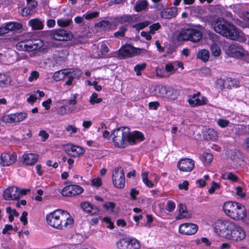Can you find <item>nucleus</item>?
<instances>
[{"label":"nucleus","instance_id":"1","mask_svg":"<svg viewBox=\"0 0 249 249\" xmlns=\"http://www.w3.org/2000/svg\"><path fill=\"white\" fill-rule=\"evenodd\" d=\"M112 141L115 147L124 148L128 145H134L144 140V136L139 131L130 132L129 129L121 127L113 131Z\"/></svg>","mask_w":249,"mask_h":249},{"label":"nucleus","instance_id":"2","mask_svg":"<svg viewBox=\"0 0 249 249\" xmlns=\"http://www.w3.org/2000/svg\"><path fill=\"white\" fill-rule=\"evenodd\" d=\"M223 210L225 213L235 220H242L246 217V208L242 204L228 201L223 205Z\"/></svg>","mask_w":249,"mask_h":249},{"label":"nucleus","instance_id":"3","mask_svg":"<svg viewBox=\"0 0 249 249\" xmlns=\"http://www.w3.org/2000/svg\"><path fill=\"white\" fill-rule=\"evenodd\" d=\"M202 37V34L199 30L190 28L182 30L178 34L177 39L179 41H191L194 43L198 42Z\"/></svg>","mask_w":249,"mask_h":249},{"label":"nucleus","instance_id":"4","mask_svg":"<svg viewBox=\"0 0 249 249\" xmlns=\"http://www.w3.org/2000/svg\"><path fill=\"white\" fill-rule=\"evenodd\" d=\"M234 224L229 221L218 220L214 224L215 232L220 236L229 239Z\"/></svg>","mask_w":249,"mask_h":249},{"label":"nucleus","instance_id":"5","mask_svg":"<svg viewBox=\"0 0 249 249\" xmlns=\"http://www.w3.org/2000/svg\"><path fill=\"white\" fill-rule=\"evenodd\" d=\"M221 35L230 39L240 42H244L246 40L244 34L230 22H228Z\"/></svg>","mask_w":249,"mask_h":249},{"label":"nucleus","instance_id":"6","mask_svg":"<svg viewBox=\"0 0 249 249\" xmlns=\"http://www.w3.org/2000/svg\"><path fill=\"white\" fill-rule=\"evenodd\" d=\"M26 193L25 189H19L15 186L9 187L4 191L3 197L6 200H18Z\"/></svg>","mask_w":249,"mask_h":249},{"label":"nucleus","instance_id":"7","mask_svg":"<svg viewBox=\"0 0 249 249\" xmlns=\"http://www.w3.org/2000/svg\"><path fill=\"white\" fill-rule=\"evenodd\" d=\"M112 181L115 187L123 188L124 187V173L122 167H117L113 171Z\"/></svg>","mask_w":249,"mask_h":249},{"label":"nucleus","instance_id":"8","mask_svg":"<svg viewBox=\"0 0 249 249\" xmlns=\"http://www.w3.org/2000/svg\"><path fill=\"white\" fill-rule=\"evenodd\" d=\"M64 211L58 209L51 213L46 216L47 223L51 227L56 229L60 224L59 222L62 216Z\"/></svg>","mask_w":249,"mask_h":249},{"label":"nucleus","instance_id":"9","mask_svg":"<svg viewBox=\"0 0 249 249\" xmlns=\"http://www.w3.org/2000/svg\"><path fill=\"white\" fill-rule=\"evenodd\" d=\"M142 51H146L143 49L136 48L130 45H126L123 46L118 51V54L120 56L124 57H131L140 53Z\"/></svg>","mask_w":249,"mask_h":249},{"label":"nucleus","instance_id":"10","mask_svg":"<svg viewBox=\"0 0 249 249\" xmlns=\"http://www.w3.org/2000/svg\"><path fill=\"white\" fill-rule=\"evenodd\" d=\"M211 26L215 32L221 35L228 22L223 18H211L210 20Z\"/></svg>","mask_w":249,"mask_h":249},{"label":"nucleus","instance_id":"11","mask_svg":"<svg viewBox=\"0 0 249 249\" xmlns=\"http://www.w3.org/2000/svg\"><path fill=\"white\" fill-rule=\"evenodd\" d=\"M50 35L52 39L58 41L70 40L72 38L71 34L63 29L53 31L50 33Z\"/></svg>","mask_w":249,"mask_h":249},{"label":"nucleus","instance_id":"12","mask_svg":"<svg viewBox=\"0 0 249 249\" xmlns=\"http://www.w3.org/2000/svg\"><path fill=\"white\" fill-rule=\"evenodd\" d=\"M59 223L60 224L57 227L56 229L63 230L72 227L73 219L68 212L64 211Z\"/></svg>","mask_w":249,"mask_h":249},{"label":"nucleus","instance_id":"13","mask_svg":"<svg viewBox=\"0 0 249 249\" xmlns=\"http://www.w3.org/2000/svg\"><path fill=\"white\" fill-rule=\"evenodd\" d=\"M233 227V228L232 229V231L230 233L229 239L235 241H240L243 240L246 237L245 231L240 227L237 226L235 223Z\"/></svg>","mask_w":249,"mask_h":249},{"label":"nucleus","instance_id":"14","mask_svg":"<svg viewBox=\"0 0 249 249\" xmlns=\"http://www.w3.org/2000/svg\"><path fill=\"white\" fill-rule=\"evenodd\" d=\"M195 162L190 159L184 158L179 160L178 163V168L183 172H191L194 168Z\"/></svg>","mask_w":249,"mask_h":249},{"label":"nucleus","instance_id":"15","mask_svg":"<svg viewBox=\"0 0 249 249\" xmlns=\"http://www.w3.org/2000/svg\"><path fill=\"white\" fill-rule=\"evenodd\" d=\"M66 152L72 157H77L85 152L84 149L79 146L68 144L65 146Z\"/></svg>","mask_w":249,"mask_h":249},{"label":"nucleus","instance_id":"16","mask_svg":"<svg viewBox=\"0 0 249 249\" xmlns=\"http://www.w3.org/2000/svg\"><path fill=\"white\" fill-rule=\"evenodd\" d=\"M229 53L231 57H240L246 55V51L242 46L233 44L229 47Z\"/></svg>","mask_w":249,"mask_h":249},{"label":"nucleus","instance_id":"17","mask_svg":"<svg viewBox=\"0 0 249 249\" xmlns=\"http://www.w3.org/2000/svg\"><path fill=\"white\" fill-rule=\"evenodd\" d=\"M17 160V156L14 153L4 152L0 156V164L3 166H10L13 164Z\"/></svg>","mask_w":249,"mask_h":249},{"label":"nucleus","instance_id":"18","mask_svg":"<svg viewBox=\"0 0 249 249\" xmlns=\"http://www.w3.org/2000/svg\"><path fill=\"white\" fill-rule=\"evenodd\" d=\"M197 229L198 227L196 224L192 223H185L180 225L179 228V231L181 234L192 235L196 233Z\"/></svg>","mask_w":249,"mask_h":249},{"label":"nucleus","instance_id":"19","mask_svg":"<svg viewBox=\"0 0 249 249\" xmlns=\"http://www.w3.org/2000/svg\"><path fill=\"white\" fill-rule=\"evenodd\" d=\"M80 206L84 212L90 215L97 214L99 212V209L97 207L92 205L88 202H81Z\"/></svg>","mask_w":249,"mask_h":249},{"label":"nucleus","instance_id":"20","mask_svg":"<svg viewBox=\"0 0 249 249\" xmlns=\"http://www.w3.org/2000/svg\"><path fill=\"white\" fill-rule=\"evenodd\" d=\"M28 52L41 48L44 45V42L39 39H33L27 40Z\"/></svg>","mask_w":249,"mask_h":249},{"label":"nucleus","instance_id":"21","mask_svg":"<svg viewBox=\"0 0 249 249\" xmlns=\"http://www.w3.org/2000/svg\"><path fill=\"white\" fill-rule=\"evenodd\" d=\"M73 69H65L60 71H58L54 73L53 78L55 81H58L62 80L66 77L68 74L73 72Z\"/></svg>","mask_w":249,"mask_h":249},{"label":"nucleus","instance_id":"22","mask_svg":"<svg viewBox=\"0 0 249 249\" xmlns=\"http://www.w3.org/2000/svg\"><path fill=\"white\" fill-rule=\"evenodd\" d=\"M114 20L117 23L127 25L134 22V16L133 15H124L116 17Z\"/></svg>","mask_w":249,"mask_h":249},{"label":"nucleus","instance_id":"23","mask_svg":"<svg viewBox=\"0 0 249 249\" xmlns=\"http://www.w3.org/2000/svg\"><path fill=\"white\" fill-rule=\"evenodd\" d=\"M38 159V156L35 154H26L22 156L23 162L27 165L34 164Z\"/></svg>","mask_w":249,"mask_h":249},{"label":"nucleus","instance_id":"24","mask_svg":"<svg viewBox=\"0 0 249 249\" xmlns=\"http://www.w3.org/2000/svg\"><path fill=\"white\" fill-rule=\"evenodd\" d=\"M178 12V8L173 7L170 8L164 9L161 12V16L165 18H171L176 17Z\"/></svg>","mask_w":249,"mask_h":249},{"label":"nucleus","instance_id":"25","mask_svg":"<svg viewBox=\"0 0 249 249\" xmlns=\"http://www.w3.org/2000/svg\"><path fill=\"white\" fill-rule=\"evenodd\" d=\"M178 208L179 213L178 215L176 217L177 220L190 217V215L188 214L186 206L184 204L182 203L179 204Z\"/></svg>","mask_w":249,"mask_h":249},{"label":"nucleus","instance_id":"26","mask_svg":"<svg viewBox=\"0 0 249 249\" xmlns=\"http://www.w3.org/2000/svg\"><path fill=\"white\" fill-rule=\"evenodd\" d=\"M29 25L34 30H42L44 27L43 22L38 18L31 19L29 21Z\"/></svg>","mask_w":249,"mask_h":249},{"label":"nucleus","instance_id":"27","mask_svg":"<svg viewBox=\"0 0 249 249\" xmlns=\"http://www.w3.org/2000/svg\"><path fill=\"white\" fill-rule=\"evenodd\" d=\"M148 7V2L146 0L137 1L134 6V9L137 12L146 10Z\"/></svg>","mask_w":249,"mask_h":249},{"label":"nucleus","instance_id":"28","mask_svg":"<svg viewBox=\"0 0 249 249\" xmlns=\"http://www.w3.org/2000/svg\"><path fill=\"white\" fill-rule=\"evenodd\" d=\"M179 95V92L178 90L170 87H167L165 97L175 100L178 98Z\"/></svg>","mask_w":249,"mask_h":249},{"label":"nucleus","instance_id":"29","mask_svg":"<svg viewBox=\"0 0 249 249\" xmlns=\"http://www.w3.org/2000/svg\"><path fill=\"white\" fill-rule=\"evenodd\" d=\"M82 73L81 71L79 69H73V72L68 74L66 77L69 78V79L65 82V85L67 86H71L72 84V81L75 77H78L81 75Z\"/></svg>","mask_w":249,"mask_h":249},{"label":"nucleus","instance_id":"30","mask_svg":"<svg viewBox=\"0 0 249 249\" xmlns=\"http://www.w3.org/2000/svg\"><path fill=\"white\" fill-rule=\"evenodd\" d=\"M207 99L206 97H202L201 99L196 98L195 99H189L188 102L192 107L203 106L206 104Z\"/></svg>","mask_w":249,"mask_h":249},{"label":"nucleus","instance_id":"31","mask_svg":"<svg viewBox=\"0 0 249 249\" xmlns=\"http://www.w3.org/2000/svg\"><path fill=\"white\" fill-rule=\"evenodd\" d=\"M167 88V87L164 85L157 86L155 88L156 94L159 97H165Z\"/></svg>","mask_w":249,"mask_h":249},{"label":"nucleus","instance_id":"32","mask_svg":"<svg viewBox=\"0 0 249 249\" xmlns=\"http://www.w3.org/2000/svg\"><path fill=\"white\" fill-rule=\"evenodd\" d=\"M198 59H201L203 62H207L209 58V52L205 49H203L198 51L196 55Z\"/></svg>","mask_w":249,"mask_h":249},{"label":"nucleus","instance_id":"33","mask_svg":"<svg viewBox=\"0 0 249 249\" xmlns=\"http://www.w3.org/2000/svg\"><path fill=\"white\" fill-rule=\"evenodd\" d=\"M74 110V108L72 107H68L67 105L62 106L59 108L58 113L60 115H64L72 113Z\"/></svg>","mask_w":249,"mask_h":249},{"label":"nucleus","instance_id":"34","mask_svg":"<svg viewBox=\"0 0 249 249\" xmlns=\"http://www.w3.org/2000/svg\"><path fill=\"white\" fill-rule=\"evenodd\" d=\"M7 28L10 31H15L21 29L23 27L22 24L18 22H9L6 24Z\"/></svg>","mask_w":249,"mask_h":249},{"label":"nucleus","instance_id":"35","mask_svg":"<svg viewBox=\"0 0 249 249\" xmlns=\"http://www.w3.org/2000/svg\"><path fill=\"white\" fill-rule=\"evenodd\" d=\"M95 26L98 28H101L102 30H107L111 28L112 24L107 20H102L97 23Z\"/></svg>","mask_w":249,"mask_h":249},{"label":"nucleus","instance_id":"36","mask_svg":"<svg viewBox=\"0 0 249 249\" xmlns=\"http://www.w3.org/2000/svg\"><path fill=\"white\" fill-rule=\"evenodd\" d=\"M210 49L213 55L214 56H218L221 54V50L220 47L215 43H213L210 47Z\"/></svg>","mask_w":249,"mask_h":249},{"label":"nucleus","instance_id":"37","mask_svg":"<svg viewBox=\"0 0 249 249\" xmlns=\"http://www.w3.org/2000/svg\"><path fill=\"white\" fill-rule=\"evenodd\" d=\"M148 172H143L142 174V179L143 182L149 188H151L154 186L153 183L149 180L148 178Z\"/></svg>","mask_w":249,"mask_h":249},{"label":"nucleus","instance_id":"38","mask_svg":"<svg viewBox=\"0 0 249 249\" xmlns=\"http://www.w3.org/2000/svg\"><path fill=\"white\" fill-rule=\"evenodd\" d=\"M129 241L125 239H122L117 243V247L118 249H129L128 246Z\"/></svg>","mask_w":249,"mask_h":249},{"label":"nucleus","instance_id":"39","mask_svg":"<svg viewBox=\"0 0 249 249\" xmlns=\"http://www.w3.org/2000/svg\"><path fill=\"white\" fill-rule=\"evenodd\" d=\"M1 121L5 123H16L15 114H11L4 115L1 118Z\"/></svg>","mask_w":249,"mask_h":249},{"label":"nucleus","instance_id":"40","mask_svg":"<svg viewBox=\"0 0 249 249\" xmlns=\"http://www.w3.org/2000/svg\"><path fill=\"white\" fill-rule=\"evenodd\" d=\"M71 185H68L62 190L61 193L64 196H72L73 195Z\"/></svg>","mask_w":249,"mask_h":249},{"label":"nucleus","instance_id":"41","mask_svg":"<svg viewBox=\"0 0 249 249\" xmlns=\"http://www.w3.org/2000/svg\"><path fill=\"white\" fill-rule=\"evenodd\" d=\"M73 196L79 195L82 194L83 191V188L80 186L77 185H71Z\"/></svg>","mask_w":249,"mask_h":249},{"label":"nucleus","instance_id":"42","mask_svg":"<svg viewBox=\"0 0 249 249\" xmlns=\"http://www.w3.org/2000/svg\"><path fill=\"white\" fill-rule=\"evenodd\" d=\"M99 13L98 12H88L84 15L83 17L87 20H91L92 18L98 17L99 16Z\"/></svg>","mask_w":249,"mask_h":249},{"label":"nucleus","instance_id":"43","mask_svg":"<svg viewBox=\"0 0 249 249\" xmlns=\"http://www.w3.org/2000/svg\"><path fill=\"white\" fill-rule=\"evenodd\" d=\"M208 139L212 140H215L218 138V133L216 131L212 128H210L207 131Z\"/></svg>","mask_w":249,"mask_h":249},{"label":"nucleus","instance_id":"44","mask_svg":"<svg viewBox=\"0 0 249 249\" xmlns=\"http://www.w3.org/2000/svg\"><path fill=\"white\" fill-rule=\"evenodd\" d=\"M102 101V99L101 98H98V94L95 92L92 94L89 100V102L92 105L100 103Z\"/></svg>","mask_w":249,"mask_h":249},{"label":"nucleus","instance_id":"45","mask_svg":"<svg viewBox=\"0 0 249 249\" xmlns=\"http://www.w3.org/2000/svg\"><path fill=\"white\" fill-rule=\"evenodd\" d=\"M146 64L145 63H143L141 64H138L136 65L134 67V71L136 72L137 75H141V71L144 70L146 68Z\"/></svg>","mask_w":249,"mask_h":249},{"label":"nucleus","instance_id":"46","mask_svg":"<svg viewBox=\"0 0 249 249\" xmlns=\"http://www.w3.org/2000/svg\"><path fill=\"white\" fill-rule=\"evenodd\" d=\"M35 13V11L33 8L29 7H24L21 12V15L22 16L27 17Z\"/></svg>","mask_w":249,"mask_h":249},{"label":"nucleus","instance_id":"47","mask_svg":"<svg viewBox=\"0 0 249 249\" xmlns=\"http://www.w3.org/2000/svg\"><path fill=\"white\" fill-rule=\"evenodd\" d=\"M17 49L19 51H28L27 41L18 42L16 45Z\"/></svg>","mask_w":249,"mask_h":249},{"label":"nucleus","instance_id":"48","mask_svg":"<svg viewBox=\"0 0 249 249\" xmlns=\"http://www.w3.org/2000/svg\"><path fill=\"white\" fill-rule=\"evenodd\" d=\"M15 114L16 123H19L26 118L27 115L26 113H18Z\"/></svg>","mask_w":249,"mask_h":249},{"label":"nucleus","instance_id":"49","mask_svg":"<svg viewBox=\"0 0 249 249\" xmlns=\"http://www.w3.org/2000/svg\"><path fill=\"white\" fill-rule=\"evenodd\" d=\"M127 30V28L124 26H122L120 28L119 30L114 34V36L116 37H124L125 36V33Z\"/></svg>","mask_w":249,"mask_h":249},{"label":"nucleus","instance_id":"50","mask_svg":"<svg viewBox=\"0 0 249 249\" xmlns=\"http://www.w3.org/2000/svg\"><path fill=\"white\" fill-rule=\"evenodd\" d=\"M109 49L107 46V45L106 44V43H103L101 45V54H99L98 55V57H102L104 56H105L107 53L108 52Z\"/></svg>","mask_w":249,"mask_h":249},{"label":"nucleus","instance_id":"51","mask_svg":"<svg viewBox=\"0 0 249 249\" xmlns=\"http://www.w3.org/2000/svg\"><path fill=\"white\" fill-rule=\"evenodd\" d=\"M131 244V247L129 249H140L141 248V244L137 239L133 238L129 239Z\"/></svg>","mask_w":249,"mask_h":249},{"label":"nucleus","instance_id":"52","mask_svg":"<svg viewBox=\"0 0 249 249\" xmlns=\"http://www.w3.org/2000/svg\"><path fill=\"white\" fill-rule=\"evenodd\" d=\"M226 82H227L228 86L230 87H238L239 84V82L235 79H231L230 78H227L226 79Z\"/></svg>","mask_w":249,"mask_h":249},{"label":"nucleus","instance_id":"53","mask_svg":"<svg viewBox=\"0 0 249 249\" xmlns=\"http://www.w3.org/2000/svg\"><path fill=\"white\" fill-rule=\"evenodd\" d=\"M161 26L159 23H156L153 24L149 26V33L151 34H154L155 31L158 30Z\"/></svg>","mask_w":249,"mask_h":249},{"label":"nucleus","instance_id":"54","mask_svg":"<svg viewBox=\"0 0 249 249\" xmlns=\"http://www.w3.org/2000/svg\"><path fill=\"white\" fill-rule=\"evenodd\" d=\"M217 124L221 127L224 128L229 124L230 122L228 120L221 118L217 121Z\"/></svg>","mask_w":249,"mask_h":249},{"label":"nucleus","instance_id":"55","mask_svg":"<svg viewBox=\"0 0 249 249\" xmlns=\"http://www.w3.org/2000/svg\"><path fill=\"white\" fill-rule=\"evenodd\" d=\"M72 22L71 19L63 20L59 19L57 20V23L60 26L67 27Z\"/></svg>","mask_w":249,"mask_h":249},{"label":"nucleus","instance_id":"56","mask_svg":"<svg viewBox=\"0 0 249 249\" xmlns=\"http://www.w3.org/2000/svg\"><path fill=\"white\" fill-rule=\"evenodd\" d=\"M203 158L204 159V162L206 163L210 164L213 160V155L211 154L206 153H204L203 155Z\"/></svg>","mask_w":249,"mask_h":249},{"label":"nucleus","instance_id":"57","mask_svg":"<svg viewBox=\"0 0 249 249\" xmlns=\"http://www.w3.org/2000/svg\"><path fill=\"white\" fill-rule=\"evenodd\" d=\"M39 76V73L38 71H33L28 78V81L31 82L34 80H36L38 78Z\"/></svg>","mask_w":249,"mask_h":249},{"label":"nucleus","instance_id":"58","mask_svg":"<svg viewBox=\"0 0 249 249\" xmlns=\"http://www.w3.org/2000/svg\"><path fill=\"white\" fill-rule=\"evenodd\" d=\"M175 207L176 205L174 202L171 200H169L167 201V207L166 208L167 211L170 212H173L175 209Z\"/></svg>","mask_w":249,"mask_h":249},{"label":"nucleus","instance_id":"59","mask_svg":"<svg viewBox=\"0 0 249 249\" xmlns=\"http://www.w3.org/2000/svg\"><path fill=\"white\" fill-rule=\"evenodd\" d=\"M224 176H226L227 178L232 181H236L238 180L237 177L231 172L226 173Z\"/></svg>","mask_w":249,"mask_h":249},{"label":"nucleus","instance_id":"60","mask_svg":"<svg viewBox=\"0 0 249 249\" xmlns=\"http://www.w3.org/2000/svg\"><path fill=\"white\" fill-rule=\"evenodd\" d=\"M196 243L198 245L201 244V243H203L207 246H210L211 244V242L209 240L208 238L206 237H203L200 239L196 240Z\"/></svg>","mask_w":249,"mask_h":249},{"label":"nucleus","instance_id":"61","mask_svg":"<svg viewBox=\"0 0 249 249\" xmlns=\"http://www.w3.org/2000/svg\"><path fill=\"white\" fill-rule=\"evenodd\" d=\"M116 206V204L113 202H107L103 205V207L106 210L111 209L113 210Z\"/></svg>","mask_w":249,"mask_h":249},{"label":"nucleus","instance_id":"62","mask_svg":"<svg viewBox=\"0 0 249 249\" xmlns=\"http://www.w3.org/2000/svg\"><path fill=\"white\" fill-rule=\"evenodd\" d=\"M66 130L70 133V134L76 133L77 131V128L74 125L69 124L66 127Z\"/></svg>","mask_w":249,"mask_h":249},{"label":"nucleus","instance_id":"63","mask_svg":"<svg viewBox=\"0 0 249 249\" xmlns=\"http://www.w3.org/2000/svg\"><path fill=\"white\" fill-rule=\"evenodd\" d=\"M91 183L92 185L96 186L97 187H99L102 184L101 178L99 177L95 178H93L91 181Z\"/></svg>","mask_w":249,"mask_h":249},{"label":"nucleus","instance_id":"64","mask_svg":"<svg viewBox=\"0 0 249 249\" xmlns=\"http://www.w3.org/2000/svg\"><path fill=\"white\" fill-rule=\"evenodd\" d=\"M219 187H220V186L218 183H215L214 181H213L212 183V186L209 189L208 192L210 194H213L215 191V190L216 189L219 188Z\"/></svg>","mask_w":249,"mask_h":249}]
</instances>
